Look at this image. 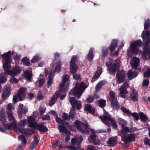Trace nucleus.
Listing matches in <instances>:
<instances>
[{
  "instance_id": "nucleus-14",
  "label": "nucleus",
  "mask_w": 150,
  "mask_h": 150,
  "mask_svg": "<svg viewBox=\"0 0 150 150\" xmlns=\"http://www.w3.org/2000/svg\"><path fill=\"white\" fill-rule=\"evenodd\" d=\"M119 135L122 137V138H124L125 141L129 143L132 142H134L135 140L136 135L134 134L130 133L125 136H121V134Z\"/></svg>"
},
{
  "instance_id": "nucleus-23",
  "label": "nucleus",
  "mask_w": 150,
  "mask_h": 150,
  "mask_svg": "<svg viewBox=\"0 0 150 150\" xmlns=\"http://www.w3.org/2000/svg\"><path fill=\"white\" fill-rule=\"evenodd\" d=\"M56 65L55 67L54 71L52 72L53 74L55 72L59 73L62 68L61 62L60 60L57 61L56 62Z\"/></svg>"
},
{
  "instance_id": "nucleus-48",
  "label": "nucleus",
  "mask_w": 150,
  "mask_h": 150,
  "mask_svg": "<svg viewBox=\"0 0 150 150\" xmlns=\"http://www.w3.org/2000/svg\"><path fill=\"white\" fill-rule=\"evenodd\" d=\"M40 58L39 55H36L31 60V62L32 63H34L40 60Z\"/></svg>"
},
{
  "instance_id": "nucleus-37",
  "label": "nucleus",
  "mask_w": 150,
  "mask_h": 150,
  "mask_svg": "<svg viewBox=\"0 0 150 150\" xmlns=\"http://www.w3.org/2000/svg\"><path fill=\"white\" fill-rule=\"evenodd\" d=\"M142 54L144 56L150 55V47H144L142 52Z\"/></svg>"
},
{
  "instance_id": "nucleus-34",
  "label": "nucleus",
  "mask_w": 150,
  "mask_h": 150,
  "mask_svg": "<svg viewBox=\"0 0 150 150\" xmlns=\"http://www.w3.org/2000/svg\"><path fill=\"white\" fill-rule=\"evenodd\" d=\"M102 69H100L96 72L92 78V80L95 81L99 77L102 72Z\"/></svg>"
},
{
  "instance_id": "nucleus-42",
  "label": "nucleus",
  "mask_w": 150,
  "mask_h": 150,
  "mask_svg": "<svg viewBox=\"0 0 150 150\" xmlns=\"http://www.w3.org/2000/svg\"><path fill=\"white\" fill-rule=\"evenodd\" d=\"M21 62L24 63V64L27 66L30 65V63L29 59L26 57H24L21 60Z\"/></svg>"
},
{
  "instance_id": "nucleus-58",
  "label": "nucleus",
  "mask_w": 150,
  "mask_h": 150,
  "mask_svg": "<svg viewBox=\"0 0 150 150\" xmlns=\"http://www.w3.org/2000/svg\"><path fill=\"white\" fill-rule=\"evenodd\" d=\"M118 41L116 40H113L110 44V47H116L117 46Z\"/></svg>"
},
{
  "instance_id": "nucleus-31",
  "label": "nucleus",
  "mask_w": 150,
  "mask_h": 150,
  "mask_svg": "<svg viewBox=\"0 0 150 150\" xmlns=\"http://www.w3.org/2000/svg\"><path fill=\"white\" fill-rule=\"evenodd\" d=\"M45 82V79L44 78H41L36 81L35 84L39 88L43 86V84Z\"/></svg>"
},
{
  "instance_id": "nucleus-50",
  "label": "nucleus",
  "mask_w": 150,
  "mask_h": 150,
  "mask_svg": "<svg viewBox=\"0 0 150 150\" xmlns=\"http://www.w3.org/2000/svg\"><path fill=\"white\" fill-rule=\"evenodd\" d=\"M7 80V78L4 76L2 75H1L0 76V84H4L5 83Z\"/></svg>"
},
{
  "instance_id": "nucleus-54",
  "label": "nucleus",
  "mask_w": 150,
  "mask_h": 150,
  "mask_svg": "<svg viewBox=\"0 0 150 150\" xmlns=\"http://www.w3.org/2000/svg\"><path fill=\"white\" fill-rule=\"evenodd\" d=\"M121 110L122 111L125 113L127 114H130L131 113L130 111L128 109L124 107H122L121 108Z\"/></svg>"
},
{
  "instance_id": "nucleus-6",
  "label": "nucleus",
  "mask_w": 150,
  "mask_h": 150,
  "mask_svg": "<svg viewBox=\"0 0 150 150\" xmlns=\"http://www.w3.org/2000/svg\"><path fill=\"white\" fill-rule=\"evenodd\" d=\"M77 59V57L76 55H74L71 60L69 68L70 72L72 74H75L78 70V67L75 64Z\"/></svg>"
},
{
  "instance_id": "nucleus-12",
  "label": "nucleus",
  "mask_w": 150,
  "mask_h": 150,
  "mask_svg": "<svg viewBox=\"0 0 150 150\" xmlns=\"http://www.w3.org/2000/svg\"><path fill=\"white\" fill-rule=\"evenodd\" d=\"M83 138L81 137H80L78 138V142L76 144L77 147L75 146L69 145L67 148L65 149H68L70 150H83V149L81 148V144H82Z\"/></svg>"
},
{
  "instance_id": "nucleus-26",
  "label": "nucleus",
  "mask_w": 150,
  "mask_h": 150,
  "mask_svg": "<svg viewBox=\"0 0 150 150\" xmlns=\"http://www.w3.org/2000/svg\"><path fill=\"white\" fill-rule=\"evenodd\" d=\"M131 99L134 102L137 101L138 99L137 93L134 90H133L130 95Z\"/></svg>"
},
{
  "instance_id": "nucleus-36",
  "label": "nucleus",
  "mask_w": 150,
  "mask_h": 150,
  "mask_svg": "<svg viewBox=\"0 0 150 150\" xmlns=\"http://www.w3.org/2000/svg\"><path fill=\"white\" fill-rule=\"evenodd\" d=\"M139 59L137 58L136 59L134 60L133 63H132L131 66L133 69H136L139 65Z\"/></svg>"
},
{
  "instance_id": "nucleus-10",
  "label": "nucleus",
  "mask_w": 150,
  "mask_h": 150,
  "mask_svg": "<svg viewBox=\"0 0 150 150\" xmlns=\"http://www.w3.org/2000/svg\"><path fill=\"white\" fill-rule=\"evenodd\" d=\"M106 66L108 67L107 70L110 74L112 75H114L119 67H117L115 63H110L107 64L106 63Z\"/></svg>"
},
{
  "instance_id": "nucleus-64",
  "label": "nucleus",
  "mask_w": 150,
  "mask_h": 150,
  "mask_svg": "<svg viewBox=\"0 0 150 150\" xmlns=\"http://www.w3.org/2000/svg\"><path fill=\"white\" fill-rule=\"evenodd\" d=\"M16 127V125L15 124L10 123L8 125V129L11 130L13 128H15Z\"/></svg>"
},
{
  "instance_id": "nucleus-17",
  "label": "nucleus",
  "mask_w": 150,
  "mask_h": 150,
  "mask_svg": "<svg viewBox=\"0 0 150 150\" xmlns=\"http://www.w3.org/2000/svg\"><path fill=\"white\" fill-rule=\"evenodd\" d=\"M109 100L110 102L111 106L112 108H115L117 110L119 109L120 105L116 98L109 99Z\"/></svg>"
},
{
  "instance_id": "nucleus-2",
  "label": "nucleus",
  "mask_w": 150,
  "mask_h": 150,
  "mask_svg": "<svg viewBox=\"0 0 150 150\" xmlns=\"http://www.w3.org/2000/svg\"><path fill=\"white\" fill-rule=\"evenodd\" d=\"M103 115L99 116V118L108 126L110 127L112 125L113 129H117L118 126L115 120L111 117L110 115L105 109H103Z\"/></svg>"
},
{
  "instance_id": "nucleus-16",
  "label": "nucleus",
  "mask_w": 150,
  "mask_h": 150,
  "mask_svg": "<svg viewBox=\"0 0 150 150\" xmlns=\"http://www.w3.org/2000/svg\"><path fill=\"white\" fill-rule=\"evenodd\" d=\"M139 73V71H132V70H129L127 73V76L129 80H131L136 77Z\"/></svg>"
},
{
  "instance_id": "nucleus-62",
  "label": "nucleus",
  "mask_w": 150,
  "mask_h": 150,
  "mask_svg": "<svg viewBox=\"0 0 150 150\" xmlns=\"http://www.w3.org/2000/svg\"><path fill=\"white\" fill-rule=\"evenodd\" d=\"M73 78L75 80H80L81 79L80 75L79 74H74L73 75Z\"/></svg>"
},
{
  "instance_id": "nucleus-21",
  "label": "nucleus",
  "mask_w": 150,
  "mask_h": 150,
  "mask_svg": "<svg viewBox=\"0 0 150 150\" xmlns=\"http://www.w3.org/2000/svg\"><path fill=\"white\" fill-rule=\"evenodd\" d=\"M142 43V41L140 40L131 42L130 43V47H137L141 46Z\"/></svg>"
},
{
  "instance_id": "nucleus-60",
  "label": "nucleus",
  "mask_w": 150,
  "mask_h": 150,
  "mask_svg": "<svg viewBox=\"0 0 150 150\" xmlns=\"http://www.w3.org/2000/svg\"><path fill=\"white\" fill-rule=\"evenodd\" d=\"M26 124V120H23L20 121L18 123V125L20 127H24L25 126Z\"/></svg>"
},
{
  "instance_id": "nucleus-40",
  "label": "nucleus",
  "mask_w": 150,
  "mask_h": 150,
  "mask_svg": "<svg viewBox=\"0 0 150 150\" xmlns=\"http://www.w3.org/2000/svg\"><path fill=\"white\" fill-rule=\"evenodd\" d=\"M75 110H74V109H71V108L70 111L68 114L70 120V119L73 120L74 118L75 115Z\"/></svg>"
},
{
  "instance_id": "nucleus-45",
  "label": "nucleus",
  "mask_w": 150,
  "mask_h": 150,
  "mask_svg": "<svg viewBox=\"0 0 150 150\" xmlns=\"http://www.w3.org/2000/svg\"><path fill=\"white\" fill-rule=\"evenodd\" d=\"M7 115L8 117V120L10 122H14L15 121L14 117L13 114L10 112L7 113Z\"/></svg>"
},
{
  "instance_id": "nucleus-18",
  "label": "nucleus",
  "mask_w": 150,
  "mask_h": 150,
  "mask_svg": "<svg viewBox=\"0 0 150 150\" xmlns=\"http://www.w3.org/2000/svg\"><path fill=\"white\" fill-rule=\"evenodd\" d=\"M26 90V88L23 87L20 88L18 93V98L20 100H22V98L25 97Z\"/></svg>"
},
{
  "instance_id": "nucleus-29",
  "label": "nucleus",
  "mask_w": 150,
  "mask_h": 150,
  "mask_svg": "<svg viewBox=\"0 0 150 150\" xmlns=\"http://www.w3.org/2000/svg\"><path fill=\"white\" fill-rule=\"evenodd\" d=\"M58 128L59 130V131L62 133H64L66 134H67L69 132V131L67 129L66 127L63 125H58Z\"/></svg>"
},
{
  "instance_id": "nucleus-9",
  "label": "nucleus",
  "mask_w": 150,
  "mask_h": 150,
  "mask_svg": "<svg viewBox=\"0 0 150 150\" xmlns=\"http://www.w3.org/2000/svg\"><path fill=\"white\" fill-rule=\"evenodd\" d=\"M11 89V86L9 84L6 85L4 87L2 94V98L4 99H6L10 95Z\"/></svg>"
},
{
  "instance_id": "nucleus-8",
  "label": "nucleus",
  "mask_w": 150,
  "mask_h": 150,
  "mask_svg": "<svg viewBox=\"0 0 150 150\" xmlns=\"http://www.w3.org/2000/svg\"><path fill=\"white\" fill-rule=\"evenodd\" d=\"M126 77L125 72L123 70H119L117 72L116 80L117 83L120 84L124 82Z\"/></svg>"
},
{
  "instance_id": "nucleus-22",
  "label": "nucleus",
  "mask_w": 150,
  "mask_h": 150,
  "mask_svg": "<svg viewBox=\"0 0 150 150\" xmlns=\"http://www.w3.org/2000/svg\"><path fill=\"white\" fill-rule=\"evenodd\" d=\"M39 142V140H38L37 137L35 135L34 136V139L33 142L32 143V146H30V148L31 150H33L37 146Z\"/></svg>"
},
{
  "instance_id": "nucleus-30",
  "label": "nucleus",
  "mask_w": 150,
  "mask_h": 150,
  "mask_svg": "<svg viewBox=\"0 0 150 150\" xmlns=\"http://www.w3.org/2000/svg\"><path fill=\"white\" fill-rule=\"evenodd\" d=\"M23 76L24 78L28 81H30L31 80L32 76V75L29 71H25L24 74Z\"/></svg>"
},
{
  "instance_id": "nucleus-57",
  "label": "nucleus",
  "mask_w": 150,
  "mask_h": 150,
  "mask_svg": "<svg viewBox=\"0 0 150 150\" xmlns=\"http://www.w3.org/2000/svg\"><path fill=\"white\" fill-rule=\"evenodd\" d=\"M130 114L136 120H138L139 119V116L137 112H134L131 113H130Z\"/></svg>"
},
{
  "instance_id": "nucleus-52",
  "label": "nucleus",
  "mask_w": 150,
  "mask_h": 150,
  "mask_svg": "<svg viewBox=\"0 0 150 150\" xmlns=\"http://www.w3.org/2000/svg\"><path fill=\"white\" fill-rule=\"evenodd\" d=\"M62 78H63V81L62 82L66 83V82H67L69 80V76L68 74H66L63 75L62 76Z\"/></svg>"
},
{
  "instance_id": "nucleus-24",
  "label": "nucleus",
  "mask_w": 150,
  "mask_h": 150,
  "mask_svg": "<svg viewBox=\"0 0 150 150\" xmlns=\"http://www.w3.org/2000/svg\"><path fill=\"white\" fill-rule=\"evenodd\" d=\"M53 76L54 75L52 74V71H51L48 77L47 86L48 88H49L52 83Z\"/></svg>"
},
{
  "instance_id": "nucleus-15",
  "label": "nucleus",
  "mask_w": 150,
  "mask_h": 150,
  "mask_svg": "<svg viewBox=\"0 0 150 150\" xmlns=\"http://www.w3.org/2000/svg\"><path fill=\"white\" fill-rule=\"evenodd\" d=\"M69 84L68 83H64V82H61L59 87V89L61 92H65L68 91L69 88Z\"/></svg>"
},
{
  "instance_id": "nucleus-46",
  "label": "nucleus",
  "mask_w": 150,
  "mask_h": 150,
  "mask_svg": "<svg viewBox=\"0 0 150 150\" xmlns=\"http://www.w3.org/2000/svg\"><path fill=\"white\" fill-rule=\"evenodd\" d=\"M108 53V49L103 48L102 50V58L104 60Z\"/></svg>"
},
{
  "instance_id": "nucleus-3",
  "label": "nucleus",
  "mask_w": 150,
  "mask_h": 150,
  "mask_svg": "<svg viewBox=\"0 0 150 150\" xmlns=\"http://www.w3.org/2000/svg\"><path fill=\"white\" fill-rule=\"evenodd\" d=\"M87 88L84 82L79 83H76L74 89H72L69 92L70 95L76 96L79 99L81 96L83 91Z\"/></svg>"
},
{
  "instance_id": "nucleus-61",
  "label": "nucleus",
  "mask_w": 150,
  "mask_h": 150,
  "mask_svg": "<svg viewBox=\"0 0 150 150\" xmlns=\"http://www.w3.org/2000/svg\"><path fill=\"white\" fill-rule=\"evenodd\" d=\"M144 142L145 145H148L150 146V139L148 137H146L145 138Z\"/></svg>"
},
{
  "instance_id": "nucleus-47",
  "label": "nucleus",
  "mask_w": 150,
  "mask_h": 150,
  "mask_svg": "<svg viewBox=\"0 0 150 150\" xmlns=\"http://www.w3.org/2000/svg\"><path fill=\"white\" fill-rule=\"evenodd\" d=\"M19 130L21 133H23L26 136H27L29 134H32L29 133L26 129L23 128H20L19 129Z\"/></svg>"
},
{
  "instance_id": "nucleus-1",
  "label": "nucleus",
  "mask_w": 150,
  "mask_h": 150,
  "mask_svg": "<svg viewBox=\"0 0 150 150\" xmlns=\"http://www.w3.org/2000/svg\"><path fill=\"white\" fill-rule=\"evenodd\" d=\"M11 51H8L2 55V57H4L3 59L4 62L3 64V68L5 73L12 77H14L18 76L20 74L21 72V70L20 67L19 66L15 67L13 68L11 70H9L11 69L10 66L11 60Z\"/></svg>"
},
{
  "instance_id": "nucleus-51",
  "label": "nucleus",
  "mask_w": 150,
  "mask_h": 150,
  "mask_svg": "<svg viewBox=\"0 0 150 150\" xmlns=\"http://www.w3.org/2000/svg\"><path fill=\"white\" fill-rule=\"evenodd\" d=\"M78 142V139L75 138H73L71 140V144L72 146H75Z\"/></svg>"
},
{
  "instance_id": "nucleus-25",
  "label": "nucleus",
  "mask_w": 150,
  "mask_h": 150,
  "mask_svg": "<svg viewBox=\"0 0 150 150\" xmlns=\"http://www.w3.org/2000/svg\"><path fill=\"white\" fill-rule=\"evenodd\" d=\"M93 48L91 47L89 50L87 57V59L89 62H92L94 56L93 54Z\"/></svg>"
},
{
  "instance_id": "nucleus-19",
  "label": "nucleus",
  "mask_w": 150,
  "mask_h": 150,
  "mask_svg": "<svg viewBox=\"0 0 150 150\" xmlns=\"http://www.w3.org/2000/svg\"><path fill=\"white\" fill-rule=\"evenodd\" d=\"M84 109L85 111H88L91 114H93L95 112V108L90 104H85Z\"/></svg>"
},
{
  "instance_id": "nucleus-43",
  "label": "nucleus",
  "mask_w": 150,
  "mask_h": 150,
  "mask_svg": "<svg viewBox=\"0 0 150 150\" xmlns=\"http://www.w3.org/2000/svg\"><path fill=\"white\" fill-rule=\"evenodd\" d=\"M118 122L121 125V127H125L127 122L125 120H124L121 118H119L118 119Z\"/></svg>"
},
{
  "instance_id": "nucleus-28",
  "label": "nucleus",
  "mask_w": 150,
  "mask_h": 150,
  "mask_svg": "<svg viewBox=\"0 0 150 150\" xmlns=\"http://www.w3.org/2000/svg\"><path fill=\"white\" fill-rule=\"evenodd\" d=\"M139 115L140 119L142 122H145L148 120V117L145 115L143 112H139Z\"/></svg>"
},
{
  "instance_id": "nucleus-11",
  "label": "nucleus",
  "mask_w": 150,
  "mask_h": 150,
  "mask_svg": "<svg viewBox=\"0 0 150 150\" xmlns=\"http://www.w3.org/2000/svg\"><path fill=\"white\" fill-rule=\"evenodd\" d=\"M128 85L127 82H125L123 83L119 88L120 91V96L122 98H125L127 97L126 94H127L128 91L127 90L128 87Z\"/></svg>"
},
{
  "instance_id": "nucleus-7",
  "label": "nucleus",
  "mask_w": 150,
  "mask_h": 150,
  "mask_svg": "<svg viewBox=\"0 0 150 150\" xmlns=\"http://www.w3.org/2000/svg\"><path fill=\"white\" fill-rule=\"evenodd\" d=\"M69 101L72 107L71 109H74L75 110L76 108L79 110L82 108V104L80 101H78L75 97L70 98Z\"/></svg>"
},
{
  "instance_id": "nucleus-13",
  "label": "nucleus",
  "mask_w": 150,
  "mask_h": 150,
  "mask_svg": "<svg viewBox=\"0 0 150 150\" xmlns=\"http://www.w3.org/2000/svg\"><path fill=\"white\" fill-rule=\"evenodd\" d=\"M139 47H130V49L127 50V55L131 56L133 54L137 55L138 53L141 54L142 52L141 50H139Z\"/></svg>"
},
{
  "instance_id": "nucleus-63",
  "label": "nucleus",
  "mask_w": 150,
  "mask_h": 150,
  "mask_svg": "<svg viewBox=\"0 0 150 150\" xmlns=\"http://www.w3.org/2000/svg\"><path fill=\"white\" fill-rule=\"evenodd\" d=\"M109 95L110 96V97L109 99H113L114 98H116L115 97V93L112 91H110L109 92Z\"/></svg>"
},
{
  "instance_id": "nucleus-39",
  "label": "nucleus",
  "mask_w": 150,
  "mask_h": 150,
  "mask_svg": "<svg viewBox=\"0 0 150 150\" xmlns=\"http://www.w3.org/2000/svg\"><path fill=\"white\" fill-rule=\"evenodd\" d=\"M96 136L95 134H91L88 138V141L90 143L92 144L96 140Z\"/></svg>"
},
{
  "instance_id": "nucleus-53",
  "label": "nucleus",
  "mask_w": 150,
  "mask_h": 150,
  "mask_svg": "<svg viewBox=\"0 0 150 150\" xmlns=\"http://www.w3.org/2000/svg\"><path fill=\"white\" fill-rule=\"evenodd\" d=\"M149 80L148 79H146L143 81L142 85L144 87H146L149 85Z\"/></svg>"
},
{
  "instance_id": "nucleus-32",
  "label": "nucleus",
  "mask_w": 150,
  "mask_h": 150,
  "mask_svg": "<svg viewBox=\"0 0 150 150\" xmlns=\"http://www.w3.org/2000/svg\"><path fill=\"white\" fill-rule=\"evenodd\" d=\"M105 82L104 81H101L98 83L96 86V91H98L101 88L102 86L105 84Z\"/></svg>"
},
{
  "instance_id": "nucleus-38",
  "label": "nucleus",
  "mask_w": 150,
  "mask_h": 150,
  "mask_svg": "<svg viewBox=\"0 0 150 150\" xmlns=\"http://www.w3.org/2000/svg\"><path fill=\"white\" fill-rule=\"evenodd\" d=\"M18 139L21 140L22 143L25 145L26 144L27 141L24 136L22 134L19 135L18 136Z\"/></svg>"
},
{
  "instance_id": "nucleus-49",
  "label": "nucleus",
  "mask_w": 150,
  "mask_h": 150,
  "mask_svg": "<svg viewBox=\"0 0 150 150\" xmlns=\"http://www.w3.org/2000/svg\"><path fill=\"white\" fill-rule=\"evenodd\" d=\"M62 118L65 120L69 121L70 119L68 114L65 112H63L62 114Z\"/></svg>"
},
{
  "instance_id": "nucleus-4",
  "label": "nucleus",
  "mask_w": 150,
  "mask_h": 150,
  "mask_svg": "<svg viewBox=\"0 0 150 150\" xmlns=\"http://www.w3.org/2000/svg\"><path fill=\"white\" fill-rule=\"evenodd\" d=\"M28 120L29 127H34L37 130L43 133L47 132L48 131V130L47 127L45 126L43 123L38 125L36 124L34 126L35 120L32 117L30 116L28 118Z\"/></svg>"
},
{
  "instance_id": "nucleus-35",
  "label": "nucleus",
  "mask_w": 150,
  "mask_h": 150,
  "mask_svg": "<svg viewBox=\"0 0 150 150\" xmlns=\"http://www.w3.org/2000/svg\"><path fill=\"white\" fill-rule=\"evenodd\" d=\"M98 105L101 108H103L106 105V101L103 99H100L98 101Z\"/></svg>"
},
{
  "instance_id": "nucleus-33",
  "label": "nucleus",
  "mask_w": 150,
  "mask_h": 150,
  "mask_svg": "<svg viewBox=\"0 0 150 150\" xmlns=\"http://www.w3.org/2000/svg\"><path fill=\"white\" fill-rule=\"evenodd\" d=\"M117 143L116 140L111 138H109L107 142V144L112 147L115 146Z\"/></svg>"
},
{
  "instance_id": "nucleus-56",
  "label": "nucleus",
  "mask_w": 150,
  "mask_h": 150,
  "mask_svg": "<svg viewBox=\"0 0 150 150\" xmlns=\"http://www.w3.org/2000/svg\"><path fill=\"white\" fill-rule=\"evenodd\" d=\"M150 26V20L146 21L144 24V29L146 30L148 27Z\"/></svg>"
},
{
  "instance_id": "nucleus-44",
  "label": "nucleus",
  "mask_w": 150,
  "mask_h": 150,
  "mask_svg": "<svg viewBox=\"0 0 150 150\" xmlns=\"http://www.w3.org/2000/svg\"><path fill=\"white\" fill-rule=\"evenodd\" d=\"M59 95V91H56L55 93L54 94L51 98L53 100H54L56 101L58 98Z\"/></svg>"
},
{
  "instance_id": "nucleus-27",
  "label": "nucleus",
  "mask_w": 150,
  "mask_h": 150,
  "mask_svg": "<svg viewBox=\"0 0 150 150\" xmlns=\"http://www.w3.org/2000/svg\"><path fill=\"white\" fill-rule=\"evenodd\" d=\"M130 130L127 127H122L120 132L122 134V136L127 135L128 133L130 132Z\"/></svg>"
},
{
  "instance_id": "nucleus-41",
  "label": "nucleus",
  "mask_w": 150,
  "mask_h": 150,
  "mask_svg": "<svg viewBox=\"0 0 150 150\" xmlns=\"http://www.w3.org/2000/svg\"><path fill=\"white\" fill-rule=\"evenodd\" d=\"M46 108L45 107L44 105H41L39 107V111L40 112V115H42L45 112Z\"/></svg>"
},
{
  "instance_id": "nucleus-55",
  "label": "nucleus",
  "mask_w": 150,
  "mask_h": 150,
  "mask_svg": "<svg viewBox=\"0 0 150 150\" xmlns=\"http://www.w3.org/2000/svg\"><path fill=\"white\" fill-rule=\"evenodd\" d=\"M144 77L145 78H148L150 76V68H148L146 72L144 73Z\"/></svg>"
},
{
  "instance_id": "nucleus-5",
  "label": "nucleus",
  "mask_w": 150,
  "mask_h": 150,
  "mask_svg": "<svg viewBox=\"0 0 150 150\" xmlns=\"http://www.w3.org/2000/svg\"><path fill=\"white\" fill-rule=\"evenodd\" d=\"M74 124L78 130L80 131L82 134L85 133L86 131L88 133L90 132V128L87 123H85L78 120H76Z\"/></svg>"
},
{
  "instance_id": "nucleus-59",
  "label": "nucleus",
  "mask_w": 150,
  "mask_h": 150,
  "mask_svg": "<svg viewBox=\"0 0 150 150\" xmlns=\"http://www.w3.org/2000/svg\"><path fill=\"white\" fill-rule=\"evenodd\" d=\"M94 100L92 96L89 95L88 97L86 99V101L88 103H91L93 102Z\"/></svg>"
},
{
  "instance_id": "nucleus-20",
  "label": "nucleus",
  "mask_w": 150,
  "mask_h": 150,
  "mask_svg": "<svg viewBox=\"0 0 150 150\" xmlns=\"http://www.w3.org/2000/svg\"><path fill=\"white\" fill-rule=\"evenodd\" d=\"M150 35V33L149 31H143L142 34V37L143 39L147 40L146 44H148L150 42V38L149 36Z\"/></svg>"
}]
</instances>
